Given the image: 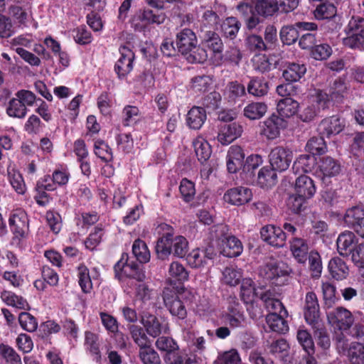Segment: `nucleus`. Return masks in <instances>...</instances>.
I'll list each match as a JSON object with an SVG mask.
<instances>
[{
  "instance_id": "f257e3e1",
  "label": "nucleus",
  "mask_w": 364,
  "mask_h": 364,
  "mask_svg": "<svg viewBox=\"0 0 364 364\" xmlns=\"http://www.w3.org/2000/svg\"><path fill=\"white\" fill-rule=\"evenodd\" d=\"M159 228L166 230L167 232L157 241L156 252L158 256L164 259L173 253L176 257H184L188 251L186 238L181 235L173 236L171 227L167 224H161Z\"/></svg>"
},
{
  "instance_id": "f03ea898",
  "label": "nucleus",
  "mask_w": 364,
  "mask_h": 364,
  "mask_svg": "<svg viewBox=\"0 0 364 364\" xmlns=\"http://www.w3.org/2000/svg\"><path fill=\"white\" fill-rule=\"evenodd\" d=\"M290 272V267L285 262L269 259L259 267V275L266 280L273 282L288 275Z\"/></svg>"
},
{
  "instance_id": "7ed1b4c3",
  "label": "nucleus",
  "mask_w": 364,
  "mask_h": 364,
  "mask_svg": "<svg viewBox=\"0 0 364 364\" xmlns=\"http://www.w3.org/2000/svg\"><path fill=\"white\" fill-rule=\"evenodd\" d=\"M294 157L293 151L282 146L273 148L269 155L271 166L277 171H284L289 167Z\"/></svg>"
},
{
  "instance_id": "20e7f679",
  "label": "nucleus",
  "mask_w": 364,
  "mask_h": 364,
  "mask_svg": "<svg viewBox=\"0 0 364 364\" xmlns=\"http://www.w3.org/2000/svg\"><path fill=\"white\" fill-rule=\"evenodd\" d=\"M346 37L343 39V43L350 48H356L358 40L364 33V18L360 16H353L345 28Z\"/></svg>"
},
{
  "instance_id": "39448f33",
  "label": "nucleus",
  "mask_w": 364,
  "mask_h": 364,
  "mask_svg": "<svg viewBox=\"0 0 364 364\" xmlns=\"http://www.w3.org/2000/svg\"><path fill=\"white\" fill-rule=\"evenodd\" d=\"M114 272L116 277L120 280L124 278H132L141 282L145 278L144 272L139 269L137 264L133 262H127V256L126 258L123 256L114 265Z\"/></svg>"
},
{
  "instance_id": "423d86ee",
  "label": "nucleus",
  "mask_w": 364,
  "mask_h": 364,
  "mask_svg": "<svg viewBox=\"0 0 364 364\" xmlns=\"http://www.w3.org/2000/svg\"><path fill=\"white\" fill-rule=\"evenodd\" d=\"M9 226L14 237L21 240L27 236L28 230V218L26 213L22 209H16L11 213Z\"/></svg>"
},
{
  "instance_id": "0eeeda50",
  "label": "nucleus",
  "mask_w": 364,
  "mask_h": 364,
  "mask_svg": "<svg viewBox=\"0 0 364 364\" xmlns=\"http://www.w3.org/2000/svg\"><path fill=\"white\" fill-rule=\"evenodd\" d=\"M327 317L333 327L341 331L348 330L354 321L351 312L343 307H337L329 311Z\"/></svg>"
},
{
  "instance_id": "6e6552de",
  "label": "nucleus",
  "mask_w": 364,
  "mask_h": 364,
  "mask_svg": "<svg viewBox=\"0 0 364 364\" xmlns=\"http://www.w3.org/2000/svg\"><path fill=\"white\" fill-rule=\"evenodd\" d=\"M141 323L146 333L154 338L161 333L166 334L169 332L168 323L166 321H160L154 315L150 314H144L141 316Z\"/></svg>"
},
{
  "instance_id": "1a4fd4ad",
  "label": "nucleus",
  "mask_w": 364,
  "mask_h": 364,
  "mask_svg": "<svg viewBox=\"0 0 364 364\" xmlns=\"http://www.w3.org/2000/svg\"><path fill=\"white\" fill-rule=\"evenodd\" d=\"M252 198L251 189L238 186L228 189L223 196L224 200L232 205H242L249 203Z\"/></svg>"
},
{
  "instance_id": "9d476101",
  "label": "nucleus",
  "mask_w": 364,
  "mask_h": 364,
  "mask_svg": "<svg viewBox=\"0 0 364 364\" xmlns=\"http://www.w3.org/2000/svg\"><path fill=\"white\" fill-rule=\"evenodd\" d=\"M119 58L117 60L114 69L119 78L125 77L133 69L134 54L127 46H121L119 49Z\"/></svg>"
},
{
  "instance_id": "9b49d317",
  "label": "nucleus",
  "mask_w": 364,
  "mask_h": 364,
  "mask_svg": "<svg viewBox=\"0 0 364 364\" xmlns=\"http://www.w3.org/2000/svg\"><path fill=\"white\" fill-rule=\"evenodd\" d=\"M304 317L309 324L319 326V305L316 294L312 291L306 295Z\"/></svg>"
},
{
  "instance_id": "f8f14e48",
  "label": "nucleus",
  "mask_w": 364,
  "mask_h": 364,
  "mask_svg": "<svg viewBox=\"0 0 364 364\" xmlns=\"http://www.w3.org/2000/svg\"><path fill=\"white\" fill-rule=\"evenodd\" d=\"M262 240L274 247H283L286 241V233L279 228L272 225L263 227L261 230Z\"/></svg>"
},
{
  "instance_id": "ddd939ff",
  "label": "nucleus",
  "mask_w": 364,
  "mask_h": 364,
  "mask_svg": "<svg viewBox=\"0 0 364 364\" xmlns=\"http://www.w3.org/2000/svg\"><path fill=\"white\" fill-rule=\"evenodd\" d=\"M265 290L263 286L256 287L250 278H245L240 286V297L245 304H252L257 297L261 299Z\"/></svg>"
},
{
  "instance_id": "4468645a",
  "label": "nucleus",
  "mask_w": 364,
  "mask_h": 364,
  "mask_svg": "<svg viewBox=\"0 0 364 364\" xmlns=\"http://www.w3.org/2000/svg\"><path fill=\"white\" fill-rule=\"evenodd\" d=\"M176 44L178 52L186 54L196 48L198 40L195 33L188 28H184L176 35Z\"/></svg>"
},
{
  "instance_id": "2eb2a0df",
  "label": "nucleus",
  "mask_w": 364,
  "mask_h": 364,
  "mask_svg": "<svg viewBox=\"0 0 364 364\" xmlns=\"http://www.w3.org/2000/svg\"><path fill=\"white\" fill-rule=\"evenodd\" d=\"M242 131V127L239 124H224L220 125L218 141L223 145H228L238 138Z\"/></svg>"
},
{
  "instance_id": "dca6fc26",
  "label": "nucleus",
  "mask_w": 364,
  "mask_h": 364,
  "mask_svg": "<svg viewBox=\"0 0 364 364\" xmlns=\"http://www.w3.org/2000/svg\"><path fill=\"white\" fill-rule=\"evenodd\" d=\"M286 127V122L280 117L272 114L267 118L262 126V132L269 139H276L280 130Z\"/></svg>"
},
{
  "instance_id": "f3484780",
  "label": "nucleus",
  "mask_w": 364,
  "mask_h": 364,
  "mask_svg": "<svg viewBox=\"0 0 364 364\" xmlns=\"http://www.w3.org/2000/svg\"><path fill=\"white\" fill-rule=\"evenodd\" d=\"M338 348H343L351 364H364V346L360 343L352 342L349 346L342 341H338Z\"/></svg>"
},
{
  "instance_id": "a211bd4d",
  "label": "nucleus",
  "mask_w": 364,
  "mask_h": 364,
  "mask_svg": "<svg viewBox=\"0 0 364 364\" xmlns=\"http://www.w3.org/2000/svg\"><path fill=\"white\" fill-rule=\"evenodd\" d=\"M345 122L338 116H332L321 121L318 126L320 134L330 137L339 134L344 128Z\"/></svg>"
},
{
  "instance_id": "6ab92c4d",
  "label": "nucleus",
  "mask_w": 364,
  "mask_h": 364,
  "mask_svg": "<svg viewBox=\"0 0 364 364\" xmlns=\"http://www.w3.org/2000/svg\"><path fill=\"white\" fill-rule=\"evenodd\" d=\"M225 321L232 327L240 326L245 321L244 313L239 302L230 298L228 310L225 314Z\"/></svg>"
},
{
  "instance_id": "aec40b11",
  "label": "nucleus",
  "mask_w": 364,
  "mask_h": 364,
  "mask_svg": "<svg viewBox=\"0 0 364 364\" xmlns=\"http://www.w3.org/2000/svg\"><path fill=\"white\" fill-rule=\"evenodd\" d=\"M203 43L213 53L214 60L219 63L223 59V44L219 36L213 31H208L205 33Z\"/></svg>"
},
{
  "instance_id": "412c9836",
  "label": "nucleus",
  "mask_w": 364,
  "mask_h": 364,
  "mask_svg": "<svg viewBox=\"0 0 364 364\" xmlns=\"http://www.w3.org/2000/svg\"><path fill=\"white\" fill-rule=\"evenodd\" d=\"M341 171L340 164L331 157H323L316 173L322 181L337 176Z\"/></svg>"
},
{
  "instance_id": "4be33fe9",
  "label": "nucleus",
  "mask_w": 364,
  "mask_h": 364,
  "mask_svg": "<svg viewBox=\"0 0 364 364\" xmlns=\"http://www.w3.org/2000/svg\"><path fill=\"white\" fill-rule=\"evenodd\" d=\"M189 272L185 266L178 261H173L168 266L167 281L171 284H182L188 281Z\"/></svg>"
},
{
  "instance_id": "5701e85b",
  "label": "nucleus",
  "mask_w": 364,
  "mask_h": 364,
  "mask_svg": "<svg viewBox=\"0 0 364 364\" xmlns=\"http://www.w3.org/2000/svg\"><path fill=\"white\" fill-rule=\"evenodd\" d=\"M260 299L264 302L269 314L277 313V314L288 315L287 311L273 290H265L264 293L261 295Z\"/></svg>"
},
{
  "instance_id": "b1692460",
  "label": "nucleus",
  "mask_w": 364,
  "mask_h": 364,
  "mask_svg": "<svg viewBox=\"0 0 364 364\" xmlns=\"http://www.w3.org/2000/svg\"><path fill=\"white\" fill-rule=\"evenodd\" d=\"M77 275L79 285L85 293L90 292L92 289L93 282L97 281L100 277V274L95 268L93 269L91 276L89 269L84 264L78 267Z\"/></svg>"
},
{
  "instance_id": "393cba45",
  "label": "nucleus",
  "mask_w": 364,
  "mask_h": 364,
  "mask_svg": "<svg viewBox=\"0 0 364 364\" xmlns=\"http://www.w3.org/2000/svg\"><path fill=\"white\" fill-rule=\"evenodd\" d=\"M245 154L240 146H232L227 154V168L230 173H235L243 168Z\"/></svg>"
},
{
  "instance_id": "a878e982",
  "label": "nucleus",
  "mask_w": 364,
  "mask_h": 364,
  "mask_svg": "<svg viewBox=\"0 0 364 364\" xmlns=\"http://www.w3.org/2000/svg\"><path fill=\"white\" fill-rule=\"evenodd\" d=\"M294 189L298 196L304 198H311L316 193L313 180L306 175H301L296 179Z\"/></svg>"
},
{
  "instance_id": "bb28decb",
  "label": "nucleus",
  "mask_w": 364,
  "mask_h": 364,
  "mask_svg": "<svg viewBox=\"0 0 364 364\" xmlns=\"http://www.w3.org/2000/svg\"><path fill=\"white\" fill-rule=\"evenodd\" d=\"M309 249L307 242L301 238L294 237L290 242V251L299 263H306L309 254Z\"/></svg>"
},
{
  "instance_id": "cd10ccee",
  "label": "nucleus",
  "mask_w": 364,
  "mask_h": 364,
  "mask_svg": "<svg viewBox=\"0 0 364 364\" xmlns=\"http://www.w3.org/2000/svg\"><path fill=\"white\" fill-rule=\"evenodd\" d=\"M212 259V254L200 249L193 250L186 257L187 262L191 268L199 269L205 267Z\"/></svg>"
},
{
  "instance_id": "c85d7f7f",
  "label": "nucleus",
  "mask_w": 364,
  "mask_h": 364,
  "mask_svg": "<svg viewBox=\"0 0 364 364\" xmlns=\"http://www.w3.org/2000/svg\"><path fill=\"white\" fill-rule=\"evenodd\" d=\"M164 301L166 306L169 309L170 313L177 316L180 319H183L186 316V310L181 301L178 299L175 293L168 296L164 292Z\"/></svg>"
},
{
  "instance_id": "c756f323",
  "label": "nucleus",
  "mask_w": 364,
  "mask_h": 364,
  "mask_svg": "<svg viewBox=\"0 0 364 364\" xmlns=\"http://www.w3.org/2000/svg\"><path fill=\"white\" fill-rule=\"evenodd\" d=\"M242 242L233 235L228 236L223 240L221 253L228 257H234L240 255L242 252Z\"/></svg>"
},
{
  "instance_id": "7c9ffc66",
  "label": "nucleus",
  "mask_w": 364,
  "mask_h": 364,
  "mask_svg": "<svg viewBox=\"0 0 364 364\" xmlns=\"http://www.w3.org/2000/svg\"><path fill=\"white\" fill-rule=\"evenodd\" d=\"M289 350V345L284 339L277 340L269 346V353L284 363L290 361Z\"/></svg>"
},
{
  "instance_id": "2f4dec72",
  "label": "nucleus",
  "mask_w": 364,
  "mask_h": 364,
  "mask_svg": "<svg viewBox=\"0 0 364 364\" xmlns=\"http://www.w3.org/2000/svg\"><path fill=\"white\" fill-rule=\"evenodd\" d=\"M9 14L16 23L23 26L26 25L31 17L28 8L24 5H20L18 2L9 6Z\"/></svg>"
},
{
  "instance_id": "473e14b6",
  "label": "nucleus",
  "mask_w": 364,
  "mask_h": 364,
  "mask_svg": "<svg viewBox=\"0 0 364 364\" xmlns=\"http://www.w3.org/2000/svg\"><path fill=\"white\" fill-rule=\"evenodd\" d=\"M0 298L1 301L8 306L23 310H28L29 309V305L26 299L11 291H2L0 294Z\"/></svg>"
},
{
  "instance_id": "72a5a7b5",
  "label": "nucleus",
  "mask_w": 364,
  "mask_h": 364,
  "mask_svg": "<svg viewBox=\"0 0 364 364\" xmlns=\"http://www.w3.org/2000/svg\"><path fill=\"white\" fill-rule=\"evenodd\" d=\"M206 119V112L203 107H193L187 114L188 126L193 129H200Z\"/></svg>"
},
{
  "instance_id": "f704fd0d",
  "label": "nucleus",
  "mask_w": 364,
  "mask_h": 364,
  "mask_svg": "<svg viewBox=\"0 0 364 364\" xmlns=\"http://www.w3.org/2000/svg\"><path fill=\"white\" fill-rule=\"evenodd\" d=\"M277 170L272 166H264L258 173L257 183L262 188H269L276 185L277 182Z\"/></svg>"
},
{
  "instance_id": "c9c22d12",
  "label": "nucleus",
  "mask_w": 364,
  "mask_h": 364,
  "mask_svg": "<svg viewBox=\"0 0 364 364\" xmlns=\"http://www.w3.org/2000/svg\"><path fill=\"white\" fill-rule=\"evenodd\" d=\"M357 242L355 234L351 231H345L337 239L338 251L341 255H348L352 251V246Z\"/></svg>"
},
{
  "instance_id": "e433bc0d",
  "label": "nucleus",
  "mask_w": 364,
  "mask_h": 364,
  "mask_svg": "<svg viewBox=\"0 0 364 364\" xmlns=\"http://www.w3.org/2000/svg\"><path fill=\"white\" fill-rule=\"evenodd\" d=\"M252 62L254 69L262 73L269 72L276 66L274 58L264 54L255 55L252 58Z\"/></svg>"
},
{
  "instance_id": "4c0bfd02",
  "label": "nucleus",
  "mask_w": 364,
  "mask_h": 364,
  "mask_svg": "<svg viewBox=\"0 0 364 364\" xmlns=\"http://www.w3.org/2000/svg\"><path fill=\"white\" fill-rule=\"evenodd\" d=\"M299 102L291 97H284L278 101L277 109L282 117H290L297 113Z\"/></svg>"
},
{
  "instance_id": "58836bf2",
  "label": "nucleus",
  "mask_w": 364,
  "mask_h": 364,
  "mask_svg": "<svg viewBox=\"0 0 364 364\" xmlns=\"http://www.w3.org/2000/svg\"><path fill=\"white\" fill-rule=\"evenodd\" d=\"M328 271L332 277L337 280L345 279L348 274V268L342 259L334 257L329 261Z\"/></svg>"
},
{
  "instance_id": "ea45409f",
  "label": "nucleus",
  "mask_w": 364,
  "mask_h": 364,
  "mask_svg": "<svg viewBox=\"0 0 364 364\" xmlns=\"http://www.w3.org/2000/svg\"><path fill=\"white\" fill-rule=\"evenodd\" d=\"M306 68L304 64L289 63L283 72V77L286 81L294 82L299 81L306 73Z\"/></svg>"
},
{
  "instance_id": "a19ab883",
  "label": "nucleus",
  "mask_w": 364,
  "mask_h": 364,
  "mask_svg": "<svg viewBox=\"0 0 364 364\" xmlns=\"http://www.w3.org/2000/svg\"><path fill=\"white\" fill-rule=\"evenodd\" d=\"M193 146L196 155L201 163L210 158L212 154L211 146L203 137H196L193 141Z\"/></svg>"
},
{
  "instance_id": "79ce46f5",
  "label": "nucleus",
  "mask_w": 364,
  "mask_h": 364,
  "mask_svg": "<svg viewBox=\"0 0 364 364\" xmlns=\"http://www.w3.org/2000/svg\"><path fill=\"white\" fill-rule=\"evenodd\" d=\"M267 110V106L264 102H252L247 104L243 109V114L251 120L262 118Z\"/></svg>"
},
{
  "instance_id": "37998d69",
  "label": "nucleus",
  "mask_w": 364,
  "mask_h": 364,
  "mask_svg": "<svg viewBox=\"0 0 364 364\" xmlns=\"http://www.w3.org/2000/svg\"><path fill=\"white\" fill-rule=\"evenodd\" d=\"M316 164V158L311 154L300 155L293 164V170L295 173H308L311 171Z\"/></svg>"
},
{
  "instance_id": "c03bdc74",
  "label": "nucleus",
  "mask_w": 364,
  "mask_h": 364,
  "mask_svg": "<svg viewBox=\"0 0 364 364\" xmlns=\"http://www.w3.org/2000/svg\"><path fill=\"white\" fill-rule=\"evenodd\" d=\"M287 315L269 314L266 317V321L269 328L275 332L284 333L289 329L288 324L284 320Z\"/></svg>"
},
{
  "instance_id": "a18cd8bd",
  "label": "nucleus",
  "mask_w": 364,
  "mask_h": 364,
  "mask_svg": "<svg viewBox=\"0 0 364 364\" xmlns=\"http://www.w3.org/2000/svg\"><path fill=\"white\" fill-rule=\"evenodd\" d=\"M222 281L230 286H236L242 277V271L236 266L226 267L222 272Z\"/></svg>"
},
{
  "instance_id": "49530a36",
  "label": "nucleus",
  "mask_w": 364,
  "mask_h": 364,
  "mask_svg": "<svg viewBox=\"0 0 364 364\" xmlns=\"http://www.w3.org/2000/svg\"><path fill=\"white\" fill-rule=\"evenodd\" d=\"M8 180L18 194H24L26 191V186L21 174L13 167L8 168Z\"/></svg>"
},
{
  "instance_id": "de8ad7c7",
  "label": "nucleus",
  "mask_w": 364,
  "mask_h": 364,
  "mask_svg": "<svg viewBox=\"0 0 364 364\" xmlns=\"http://www.w3.org/2000/svg\"><path fill=\"white\" fill-rule=\"evenodd\" d=\"M268 90V83L261 77L252 78L247 85L248 92L256 97H261L266 95Z\"/></svg>"
},
{
  "instance_id": "09e8293b",
  "label": "nucleus",
  "mask_w": 364,
  "mask_h": 364,
  "mask_svg": "<svg viewBox=\"0 0 364 364\" xmlns=\"http://www.w3.org/2000/svg\"><path fill=\"white\" fill-rule=\"evenodd\" d=\"M255 11L262 16H272L279 11L278 2L274 0H259L255 5Z\"/></svg>"
},
{
  "instance_id": "8fccbe9b",
  "label": "nucleus",
  "mask_w": 364,
  "mask_h": 364,
  "mask_svg": "<svg viewBox=\"0 0 364 364\" xmlns=\"http://www.w3.org/2000/svg\"><path fill=\"white\" fill-rule=\"evenodd\" d=\"M307 259L309 260V268L311 272V277L314 279L319 278L323 269L320 255L318 252L312 250L309 252Z\"/></svg>"
},
{
  "instance_id": "3c124183",
  "label": "nucleus",
  "mask_w": 364,
  "mask_h": 364,
  "mask_svg": "<svg viewBox=\"0 0 364 364\" xmlns=\"http://www.w3.org/2000/svg\"><path fill=\"white\" fill-rule=\"evenodd\" d=\"M132 252L141 263H146L150 259V252L146 243L141 240H136L132 245Z\"/></svg>"
},
{
  "instance_id": "603ef678",
  "label": "nucleus",
  "mask_w": 364,
  "mask_h": 364,
  "mask_svg": "<svg viewBox=\"0 0 364 364\" xmlns=\"http://www.w3.org/2000/svg\"><path fill=\"white\" fill-rule=\"evenodd\" d=\"M364 218V212L359 207H353L346 210L343 220L348 227L353 228Z\"/></svg>"
},
{
  "instance_id": "864d4df0",
  "label": "nucleus",
  "mask_w": 364,
  "mask_h": 364,
  "mask_svg": "<svg viewBox=\"0 0 364 364\" xmlns=\"http://www.w3.org/2000/svg\"><path fill=\"white\" fill-rule=\"evenodd\" d=\"M336 13V6L332 3L326 2L316 7L314 16L318 20L328 19L334 17Z\"/></svg>"
},
{
  "instance_id": "5fc2aeb1",
  "label": "nucleus",
  "mask_w": 364,
  "mask_h": 364,
  "mask_svg": "<svg viewBox=\"0 0 364 364\" xmlns=\"http://www.w3.org/2000/svg\"><path fill=\"white\" fill-rule=\"evenodd\" d=\"M240 28V23L235 17L227 18L222 24V31L224 35L233 39L237 36Z\"/></svg>"
},
{
  "instance_id": "6e6d98bb",
  "label": "nucleus",
  "mask_w": 364,
  "mask_h": 364,
  "mask_svg": "<svg viewBox=\"0 0 364 364\" xmlns=\"http://www.w3.org/2000/svg\"><path fill=\"white\" fill-rule=\"evenodd\" d=\"M6 112L10 117L23 118L26 115L27 108L16 97L9 101Z\"/></svg>"
},
{
  "instance_id": "4d7b16f0",
  "label": "nucleus",
  "mask_w": 364,
  "mask_h": 364,
  "mask_svg": "<svg viewBox=\"0 0 364 364\" xmlns=\"http://www.w3.org/2000/svg\"><path fill=\"white\" fill-rule=\"evenodd\" d=\"M321 290L326 305L331 307L338 299L336 287L328 282H322Z\"/></svg>"
},
{
  "instance_id": "13d9d810",
  "label": "nucleus",
  "mask_w": 364,
  "mask_h": 364,
  "mask_svg": "<svg viewBox=\"0 0 364 364\" xmlns=\"http://www.w3.org/2000/svg\"><path fill=\"white\" fill-rule=\"evenodd\" d=\"M139 358L143 364H161L159 354L149 346L140 349Z\"/></svg>"
},
{
  "instance_id": "bf43d9fd",
  "label": "nucleus",
  "mask_w": 364,
  "mask_h": 364,
  "mask_svg": "<svg viewBox=\"0 0 364 364\" xmlns=\"http://www.w3.org/2000/svg\"><path fill=\"white\" fill-rule=\"evenodd\" d=\"M241 359L235 349L220 353L215 360V364H240Z\"/></svg>"
},
{
  "instance_id": "052dcab7",
  "label": "nucleus",
  "mask_w": 364,
  "mask_h": 364,
  "mask_svg": "<svg viewBox=\"0 0 364 364\" xmlns=\"http://www.w3.org/2000/svg\"><path fill=\"white\" fill-rule=\"evenodd\" d=\"M299 33L295 26H284L280 31V38L287 45H291L296 42Z\"/></svg>"
},
{
  "instance_id": "680f3d73",
  "label": "nucleus",
  "mask_w": 364,
  "mask_h": 364,
  "mask_svg": "<svg viewBox=\"0 0 364 364\" xmlns=\"http://www.w3.org/2000/svg\"><path fill=\"white\" fill-rule=\"evenodd\" d=\"M297 340L306 353H314V343L310 333L304 329L297 331Z\"/></svg>"
},
{
  "instance_id": "e2e57ef3",
  "label": "nucleus",
  "mask_w": 364,
  "mask_h": 364,
  "mask_svg": "<svg viewBox=\"0 0 364 364\" xmlns=\"http://www.w3.org/2000/svg\"><path fill=\"white\" fill-rule=\"evenodd\" d=\"M129 331L132 339L140 347V349L149 346V339L140 326L132 325L129 327Z\"/></svg>"
},
{
  "instance_id": "0e129e2a",
  "label": "nucleus",
  "mask_w": 364,
  "mask_h": 364,
  "mask_svg": "<svg viewBox=\"0 0 364 364\" xmlns=\"http://www.w3.org/2000/svg\"><path fill=\"white\" fill-rule=\"evenodd\" d=\"M18 321L21 328L28 332H33L37 329L38 322L36 318L29 313H21Z\"/></svg>"
},
{
  "instance_id": "69168bd1",
  "label": "nucleus",
  "mask_w": 364,
  "mask_h": 364,
  "mask_svg": "<svg viewBox=\"0 0 364 364\" xmlns=\"http://www.w3.org/2000/svg\"><path fill=\"white\" fill-rule=\"evenodd\" d=\"M212 83V80L209 76H197L191 80V89L196 92H206Z\"/></svg>"
},
{
  "instance_id": "338daca9",
  "label": "nucleus",
  "mask_w": 364,
  "mask_h": 364,
  "mask_svg": "<svg viewBox=\"0 0 364 364\" xmlns=\"http://www.w3.org/2000/svg\"><path fill=\"white\" fill-rule=\"evenodd\" d=\"M183 55H185L187 60L191 63H203L208 57L207 51L203 48H201L198 45L196 46V48L192 49L191 51L186 54H183Z\"/></svg>"
},
{
  "instance_id": "774afa93",
  "label": "nucleus",
  "mask_w": 364,
  "mask_h": 364,
  "mask_svg": "<svg viewBox=\"0 0 364 364\" xmlns=\"http://www.w3.org/2000/svg\"><path fill=\"white\" fill-rule=\"evenodd\" d=\"M180 193L186 202L191 201L196 195L195 185L191 181L183 178L179 187Z\"/></svg>"
}]
</instances>
